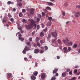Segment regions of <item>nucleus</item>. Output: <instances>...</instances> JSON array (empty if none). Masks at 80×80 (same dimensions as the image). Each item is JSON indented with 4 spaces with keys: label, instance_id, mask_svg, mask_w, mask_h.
Masks as SVG:
<instances>
[{
    "label": "nucleus",
    "instance_id": "1",
    "mask_svg": "<svg viewBox=\"0 0 80 80\" xmlns=\"http://www.w3.org/2000/svg\"><path fill=\"white\" fill-rule=\"evenodd\" d=\"M29 21L30 22V24L27 25L26 26V27L28 29H31L34 26V28H36L37 27V24H35V20L33 19H29Z\"/></svg>",
    "mask_w": 80,
    "mask_h": 80
},
{
    "label": "nucleus",
    "instance_id": "2",
    "mask_svg": "<svg viewBox=\"0 0 80 80\" xmlns=\"http://www.w3.org/2000/svg\"><path fill=\"white\" fill-rule=\"evenodd\" d=\"M62 41L63 43H65V45H67V46H72L73 45V42L71 41H70L68 42L65 39H63Z\"/></svg>",
    "mask_w": 80,
    "mask_h": 80
},
{
    "label": "nucleus",
    "instance_id": "3",
    "mask_svg": "<svg viewBox=\"0 0 80 80\" xmlns=\"http://www.w3.org/2000/svg\"><path fill=\"white\" fill-rule=\"evenodd\" d=\"M51 35L52 36V37H57V33L53 32H52L51 33Z\"/></svg>",
    "mask_w": 80,
    "mask_h": 80
},
{
    "label": "nucleus",
    "instance_id": "4",
    "mask_svg": "<svg viewBox=\"0 0 80 80\" xmlns=\"http://www.w3.org/2000/svg\"><path fill=\"white\" fill-rule=\"evenodd\" d=\"M45 73H43L41 75V77L42 80H44V79H45Z\"/></svg>",
    "mask_w": 80,
    "mask_h": 80
},
{
    "label": "nucleus",
    "instance_id": "5",
    "mask_svg": "<svg viewBox=\"0 0 80 80\" xmlns=\"http://www.w3.org/2000/svg\"><path fill=\"white\" fill-rule=\"evenodd\" d=\"M80 15V12H75V16L76 17H77V18L79 17V15Z\"/></svg>",
    "mask_w": 80,
    "mask_h": 80
},
{
    "label": "nucleus",
    "instance_id": "6",
    "mask_svg": "<svg viewBox=\"0 0 80 80\" xmlns=\"http://www.w3.org/2000/svg\"><path fill=\"white\" fill-rule=\"evenodd\" d=\"M34 13V9L33 8H31L30 10V14L31 15H33Z\"/></svg>",
    "mask_w": 80,
    "mask_h": 80
},
{
    "label": "nucleus",
    "instance_id": "7",
    "mask_svg": "<svg viewBox=\"0 0 80 80\" xmlns=\"http://www.w3.org/2000/svg\"><path fill=\"white\" fill-rule=\"evenodd\" d=\"M30 78L31 80H35V79H36V77L33 75L31 76Z\"/></svg>",
    "mask_w": 80,
    "mask_h": 80
},
{
    "label": "nucleus",
    "instance_id": "8",
    "mask_svg": "<svg viewBox=\"0 0 80 80\" xmlns=\"http://www.w3.org/2000/svg\"><path fill=\"white\" fill-rule=\"evenodd\" d=\"M39 51H40V50L38 49H36L34 50V52L35 53L37 54L38 53V52H39Z\"/></svg>",
    "mask_w": 80,
    "mask_h": 80
},
{
    "label": "nucleus",
    "instance_id": "9",
    "mask_svg": "<svg viewBox=\"0 0 80 80\" xmlns=\"http://www.w3.org/2000/svg\"><path fill=\"white\" fill-rule=\"evenodd\" d=\"M63 50L65 53H67V52H68V50H67V48L66 47H64L63 48Z\"/></svg>",
    "mask_w": 80,
    "mask_h": 80
},
{
    "label": "nucleus",
    "instance_id": "10",
    "mask_svg": "<svg viewBox=\"0 0 80 80\" xmlns=\"http://www.w3.org/2000/svg\"><path fill=\"white\" fill-rule=\"evenodd\" d=\"M14 3L13 2H11V1H9L8 2V5H10V4H11V5H13Z\"/></svg>",
    "mask_w": 80,
    "mask_h": 80
},
{
    "label": "nucleus",
    "instance_id": "11",
    "mask_svg": "<svg viewBox=\"0 0 80 80\" xmlns=\"http://www.w3.org/2000/svg\"><path fill=\"white\" fill-rule=\"evenodd\" d=\"M26 50H28H28H30V48L29 47H28V46H26L25 47V48H24Z\"/></svg>",
    "mask_w": 80,
    "mask_h": 80
},
{
    "label": "nucleus",
    "instance_id": "12",
    "mask_svg": "<svg viewBox=\"0 0 80 80\" xmlns=\"http://www.w3.org/2000/svg\"><path fill=\"white\" fill-rule=\"evenodd\" d=\"M38 72L37 71H35L33 72V75L34 76H37L38 75Z\"/></svg>",
    "mask_w": 80,
    "mask_h": 80
},
{
    "label": "nucleus",
    "instance_id": "13",
    "mask_svg": "<svg viewBox=\"0 0 80 80\" xmlns=\"http://www.w3.org/2000/svg\"><path fill=\"white\" fill-rule=\"evenodd\" d=\"M8 77H12V75L11 73H8Z\"/></svg>",
    "mask_w": 80,
    "mask_h": 80
},
{
    "label": "nucleus",
    "instance_id": "14",
    "mask_svg": "<svg viewBox=\"0 0 80 80\" xmlns=\"http://www.w3.org/2000/svg\"><path fill=\"white\" fill-rule=\"evenodd\" d=\"M58 42L59 44V45H61L62 44V41L60 39H58Z\"/></svg>",
    "mask_w": 80,
    "mask_h": 80
},
{
    "label": "nucleus",
    "instance_id": "15",
    "mask_svg": "<svg viewBox=\"0 0 80 80\" xmlns=\"http://www.w3.org/2000/svg\"><path fill=\"white\" fill-rule=\"evenodd\" d=\"M66 72H63L62 73V77H65L66 76Z\"/></svg>",
    "mask_w": 80,
    "mask_h": 80
},
{
    "label": "nucleus",
    "instance_id": "16",
    "mask_svg": "<svg viewBox=\"0 0 80 80\" xmlns=\"http://www.w3.org/2000/svg\"><path fill=\"white\" fill-rule=\"evenodd\" d=\"M77 47H78V45H77V44H74L72 47L73 48H76Z\"/></svg>",
    "mask_w": 80,
    "mask_h": 80
},
{
    "label": "nucleus",
    "instance_id": "17",
    "mask_svg": "<svg viewBox=\"0 0 80 80\" xmlns=\"http://www.w3.org/2000/svg\"><path fill=\"white\" fill-rule=\"evenodd\" d=\"M65 38L66 39V40H66V41H67V42H69V41L70 40V38H68V37H66Z\"/></svg>",
    "mask_w": 80,
    "mask_h": 80
},
{
    "label": "nucleus",
    "instance_id": "18",
    "mask_svg": "<svg viewBox=\"0 0 80 80\" xmlns=\"http://www.w3.org/2000/svg\"><path fill=\"white\" fill-rule=\"evenodd\" d=\"M40 40V38L39 37H37L36 38V42H38Z\"/></svg>",
    "mask_w": 80,
    "mask_h": 80
},
{
    "label": "nucleus",
    "instance_id": "19",
    "mask_svg": "<svg viewBox=\"0 0 80 80\" xmlns=\"http://www.w3.org/2000/svg\"><path fill=\"white\" fill-rule=\"evenodd\" d=\"M40 36H41V37H43V36H44V33H43V32H42L40 33Z\"/></svg>",
    "mask_w": 80,
    "mask_h": 80
},
{
    "label": "nucleus",
    "instance_id": "20",
    "mask_svg": "<svg viewBox=\"0 0 80 80\" xmlns=\"http://www.w3.org/2000/svg\"><path fill=\"white\" fill-rule=\"evenodd\" d=\"M19 40H21V41H22V42L23 41V40H24V38H22L21 37H19Z\"/></svg>",
    "mask_w": 80,
    "mask_h": 80
},
{
    "label": "nucleus",
    "instance_id": "21",
    "mask_svg": "<svg viewBox=\"0 0 80 80\" xmlns=\"http://www.w3.org/2000/svg\"><path fill=\"white\" fill-rule=\"evenodd\" d=\"M22 52L23 53V54H26V52H27V51L25 49H24L23 51Z\"/></svg>",
    "mask_w": 80,
    "mask_h": 80
},
{
    "label": "nucleus",
    "instance_id": "22",
    "mask_svg": "<svg viewBox=\"0 0 80 80\" xmlns=\"http://www.w3.org/2000/svg\"><path fill=\"white\" fill-rule=\"evenodd\" d=\"M47 3H48V4H49V5H53V4L52 3L50 2H47Z\"/></svg>",
    "mask_w": 80,
    "mask_h": 80
},
{
    "label": "nucleus",
    "instance_id": "23",
    "mask_svg": "<svg viewBox=\"0 0 80 80\" xmlns=\"http://www.w3.org/2000/svg\"><path fill=\"white\" fill-rule=\"evenodd\" d=\"M23 23H27V21L25 19L22 20Z\"/></svg>",
    "mask_w": 80,
    "mask_h": 80
},
{
    "label": "nucleus",
    "instance_id": "24",
    "mask_svg": "<svg viewBox=\"0 0 80 80\" xmlns=\"http://www.w3.org/2000/svg\"><path fill=\"white\" fill-rule=\"evenodd\" d=\"M48 20H49V21H52V18L51 17H48Z\"/></svg>",
    "mask_w": 80,
    "mask_h": 80
},
{
    "label": "nucleus",
    "instance_id": "25",
    "mask_svg": "<svg viewBox=\"0 0 80 80\" xmlns=\"http://www.w3.org/2000/svg\"><path fill=\"white\" fill-rule=\"evenodd\" d=\"M26 44L27 45L29 46L30 45V42H26Z\"/></svg>",
    "mask_w": 80,
    "mask_h": 80
},
{
    "label": "nucleus",
    "instance_id": "26",
    "mask_svg": "<svg viewBox=\"0 0 80 80\" xmlns=\"http://www.w3.org/2000/svg\"><path fill=\"white\" fill-rule=\"evenodd\" d=\"M19 15L20 17H23V14L21 13H20Z\"/></svg>",
    "mask_w": 80,
    "mask_h": 80
},
{
    "label": "nucleus",
    "instance_id": "27",
    "mask_svg": "<svg viewBox=\"0 0 80 80\" xmlns=\"http://www.w3.org/2000/svg\"><path fill=\"white\" fill-rule=\"evenodd\" d=\"M17 5H18V6H19V7H21V6H22V4L21 3H19V4H17Z\"/></svg>",
    "mask_w": 80,
    "mask_h": 80
},
{
    "label": "nucleus",
    "instance_id": "28",
    "mask_svg": "<svg viewBox=\"0 0 80 80\" xmlns=\"http://www.w3.org/2000/svg\"><path fill=\"white\" fill-rule=\"evenodd\" d=\"M56 79V78L55 77H53L52 78V79L51 80H55Z\"/></svg>",
    "mask_w": 80,
    "mask_h": 80
},
{
    "label": "nucleus",
    "instance_id": "29",
    "mask_svg": "<svg viewBox=\"0 0 80 80\" xmlns=\"http://www.w3.org/2000/svg\"><path fill=\"white\" fill-rule=\"evenodd\" d=\"M40 43H41V44H43V43H45V42H43V40H41L40 41Z\"/></svg>",
    "mask_w": 80,
    "mask_h": 80
},
{
    "label": "nucleus",
    "instance_id": "30",
    "mask_svg": "<svg viewBox=\"0 0 80 80\" xmlns=\"http://www.w3.org/2000/svg\"><path fill=\"white\" fill-rule=\"evenodd\" d=\"M46 9H48V10H51V8L49 7H47L46 8Z\"/></svg>",
    "mask_w": 80,
    "mask_h": 80
},
{
    "label": "nucleus",
    "instance_id": "31",
    "mask_svg": "<svg viewBox=\"0 0 80 80\" xmlns=\"http://www.w3.org/2000/svg\"><path fill=\"white\" fill-rule=\"evenodd\" d=\"M76 7L77 8H79V9H80V6L79 5L76 6Z\"/></svg>",
    "mask_w": 80,
    "mask_h": 80
},
{
    "label": "nucleus",
    "instance_id": "32",
    "mask_svg": "<svg viewBox=\"0 0 80 80\" xmlns=\"http://www.w3.org/2000/svg\"><path fill=\"white\" fill-rule=\"evenodd\" d=\"M8 16L9 18H11V17H12V15H10V13H8Z\"/></svg>",
    "mask_w": 80,
    "mask_h": 80
},
{
    "label": "nucleus",
    "instance_id": "33",
    "mask_svg": "<svg viewBox=\"0 0 80 80\" xmlns=\"http://www.w3.org/2000/svg\"><path fill=\"white\" fill-rule=\"evenodd\" d=\"M37 45H38V47H41V45H40V43L38 42L37 43Z\"/></svg>",
    "mask_w": 80,
    "mask_h": 80
},
{
    "label": "nucleus",
    "instance_id": "34",
    "mask_svg": "<svg viewBox=\"0 0 80 80\" xmlns=\"http://www.w3.org/2000/svg\"><path fill=\"white\" fill-rule=\"evenodd\" d=\"M68 50H69V51L70 52V50H72V48H71V47H69L68 48Z\"/></svg>",
    "mask_w": 80,
    "mask_h": 80
},
{
    "label": "nucleus",
    "instance_id": "35",
    "mask_svg": "<svg viewBox=\"0 0 80 80\" xmlns=\"http://www.w3.org/2000/svg\"><path fill=\"white\" fill-rule=\"evenodd\" d=\"M43 52H44V51L42 50L40 51V53H42Z\"/></svg>",
    "mask_w": 80,
    "mask_h": 80
},
{
    "label": "nucleus",
    "instance_id": "36",
    "mask_svg": "<svg viewBox=\"0 0 80 80\" xmlns=\"http://www.w3.org/2000/svg\"><path fill=\"white\" fill-rule=\"evenodd\" d=\"M44 48L46 50H48V47L46 46H45Z\"/></svg>",
    "mask_w": 80,
    "mask_h": 80
},
{
    "label": "nucleus",
    "instance_id": "37",
    "mask_svg": "<svg viewBox=\"0 0 80 80\" xmlns=\"http://www.w3.org/2000/svg\"><path fill=\"white\" fill-rule=\"evenodd\" d=\"M72 73L73 72H72V71H70L69 73V74L70 75H72Z\"/></svg>",
    "mask_w": 80,
    "mask_h": 80
},
{
    "label": "nucleus",
    "instance_id": "38",
    "mask_svg": "<svg viewBox=\"0 0 80 80\" xmlns=\"http://www.w3.org/2000/svg\"><path fill=\"white\" fill-rule=\"evenodd\" d=\"M7 22V21H6V20H4V19H3L2 22H3V23H5V22Z\"/></svg>",
    "mask_w": 80,
    "mask_h": 80
},
{
    "label": "nucleus",
    "instance_id": "39",
    "mask_svg": "<svg viewBox=\"0 0 80 80\" xmlns=\"http://www.w3.org/2000/svg\"><path fill=\"white\" fill-rule=\"evenodd\" d=\"M40 28V26H39V25H38L37 26V30H38V29H39Z\"/></svg>",
    "mask_w": 80,
    "mask_h": 80
},
{
    "label": "nucleus",
    "instance_id": "40",
    "mask_svg": "<svg viewBox=\"0 0 80 80\" xmlns=\"http://www.w3.org/2000/svg\"><path fill=\"white\" fill-rule=\"evenodd\" d=\"M44 12L45 13H47V12H48V11L46 9H44Z\"/></svg>",
    "mask_w": 80,
    "mask_h": 80
},
{
    "label": "nucleus",
    "instance_id": "41",
    "mask_svg": "<svg viewBox=\"0 0 80 80\" xmlns=\"http://www.w3.org/2000/svg\"><path fill=\"white\" fill-rule=\"evenodd\" d=\"M29 42H32V38H30L29 39Z\"/></svg>",
    "mask_w": 80,
    "mask_h": 80
},
{
    "label": "nucleus",
    "instance_id": "42",
    "mask_svg": "<svg viewBox=\"0 0 80 80\" xmlns=\"http://www.w3.org/2000/svg\"><path fill=\"white\" fill-rule=\"evenodd\" d=\"M22 11L23 13L25 12V9H22Z\"/></svg>",
    "mask_w": 80,
    "mask_h": 80
},
{
    "label": "nucleus",
    "instance_id": "43",
    "mask_svg": "<svg viewBox=\"0 0 80 80\" xmlns=\"http://www.w3.org/2000/svg\"><path fill=\"white\" fill-rule=\"evenodd\" d=\"M13 20H14L13 18H12L10 19V21H11V22H13Z\"/></svg>",
    "mask_w": 80,
    "mask_h": 80
},
{
    "label": "nucleus",
    "instance_id": "44",
    "mask_svg": "<svg viewBox=\"0 0 80 80\" xmlns=\"http://www.w3.org/2000/svg\"><path fill=\"white\" fill-rule=\"evenodd\" d=\"M48 29V28H46L45 29H44L43 31H44V32H47V30Z\"/></svg>",
    "mask_w": 80,
    "mask_h": 80
},
{
    "label": "nucleus",
    "instance_id": "45",
    "mask_svg": "<svg viewBox=\"0 0 80 80\" xmlns=\"http://www.w3.org/2000/svg\"><path fill=\"white\" fill-rule=\"evenodd\" d=\"M57 73V72L55 70H54L53 71V73L54 74L55 73Z\"/></svg>",
    "mask_w": 80,
    "mask_h": 80
},
{
    "label": "nucleus",
    "instance_id": "46",
    "mask_svg": "<svg viewBox=\"0 0 80 80\" xmlns=\"http://www.w3.org/2000/svg\"><path fill=\"white\" fill-rule=\"evenodd\" d=\"M29 58L30 59H31V58H32V56H29Z\"/></svg>",
    "mask_w": 80,
    "mask_h": 80
},
{
    "label": "nucleus",
    "instance_id": "47",
    "mask_svg": "<svg viewBox=\"0 0 80 80\" xmlns=\"http://www.w3.org/2000/svg\"><path fill=\"white\" fill-rule=\"evenodd\" d=\"M35 31L32 32V35H34V34H35Z\"/></svg>",
    "mask_w": 80,
    "mask_h": 80
},
{
    "label": "nucleus",
    "instance_id": "48",
    "mask_svg": "<svg viewBox=\"0 0 80 80\" xmlns=\"http://www.w3.org/2000/svg\"><path fill=\"white\" fill-rule=\"evenodd\" d=\"M62 15H63V16H65V12H63Z\"/></svg>",
    "mask_w": 80,
    "mask_h": 80
},
{
    "label": "nucleus",
    "instance_id": "49",
    "mask_svg": "<svg viewBox=\"0 0 80 80\" xmlns=\"http://www.w3.org/2000/svg\"><path fill=\"white\" fill-rule=\"evenodd\" d=\"M75 77H73L72 79H69V80H75Z\"/></svg>",
    "mask_w": 80,
    "mask_h": 80
},
{
    "label": "nucleus",
    "instance_id": "50",
    "mask_svg": "<svg viewBox=\"0 0 80 80\" xmlns=\"http://www.w3.org/2000/svg\"><path fill=\"white\" fill-rule=\"evenodd\" d=\"M51 38V36L50 35V34H49L48 38L50 39Z\"/></svg>",
    "mask_w": 80,
    "mask_h": 80
},
{
    "label": "nucleus",
    "instance_id": "51",
    "mask_svg": "<svg viewBox=\"0 0 80 80\" xmlns=\"http://www.w3.org/2000/svg\"><path fill=\"white\" fill-rule=\"evenodd\" d=\"M54 70L57 72H58V69L55 68L54 69Z\"/></svg>",
    "mask_w": 80,
    "mask_h": 80
},
{
    "label": "nucleus",
    "instance_id": "52",
    "mask_svg": "<svg viewBox=\"0 0 80 80\" xmlns=\"http://www.w3.org/2000/svg\"><path fill=\"white\" fill-rule=\"evenodd\" d=\"M74 72L75 73H77V69H75L74 70Z\"/></svg>",
    "mask_w": 80,
    "mask_h": 80
},
{
    "label": "nucleus",
    "instance_id": "53",
    "mask_svg": "<svg viewBox=\"0 0 80 80\" xmlns=\"http://www.w3.org/2000/svg\"><path fill=\"white\" fill-rule=\"evenodd\" d=\"M70 69H67L66 70V72H70Z\"/></svg>",
    "mask_w": 80,
    "mask_h": 80
},
{
    "label": "nucleus",
    "instance_id": "54",
    "mask_svg": "<svg viewBox=\"0 0 80 80\" xmlns=\"http://www.w3.org/2000/svg\"><path fill=\"white\" fill-rule=\"evenodd\" d=\"M55 75L56 77H58V73H56L55 74Z\"/></svg>",
    "mask_w": 80,
    "mask_h": 80
},
{
    "label": "nucleus",
    "instance_id": "55",
    "mask_svg": "<svg viewBox=\"0 0 80 80\" xmlns=\"http://www.w3.org/2000/svg\"><path fill=\"white\" fill-rule=\"evenodd\" d=\"M41 25L42 28H43V27H44V24L43 23Z\"/></svg>",
    "mask_w": 80,
    "mask_h": 80
},
{
    "label": "nucleus",
    "instance_id": "56",
    "mask_svg": "<svg viewBox=\"0 0 80 80\" xmlns=\"http://www.w3.org/2000/svg\"><path fill=\"white\" fill-rule=\"evenodd\" d=\"M57 59H60V56H57Z\"/></svg>",
    "mask_w": 80,
    "mask_h": 80
},
{
    "label": "nucleus",
    "instance_id": "57",
    "mask_svg": "<svg viewBox=\"0 0 80 80\" xmlns=\"http://www.w3.org/2000/svg\"><path fill=\"white\" fill-rule=\"evenodd\" d=\"M68 5V4L67 3H64V6L67 7Z\"/></svg>",
    "mask_w": 80,
    "mask_h": 80
},
{
    "label": "nucleus",
    "instance_id": "58",
    "mask_svg": "<svg viewBox=\"0 0 80 80\" xmlns=\"http://www.w3.org/2000/svg\"><path fill=\"white\" fill-rule=\"evenodd\" d=\"M41 48L42 50H44V48H43V47H41Z\"/></svg>",
    "mask_w": 80,
    "mask_h": 80
},
{
    "label": "nucleus",
    "instance_id": "59",
    "mask_svg": "<svg viewBox=\"0 0 80 80\" xmlns=\"http://www.w3.org/2000/svg\"><path fill=\"white\" fill-rule=\"evenodd\" d=\"M38 16L39 18H41L42 16L40 14H38Z\"/></svg>",
    "mask_w": 80,
    "mask_h": 80
},
{
    "label": "nucleus",
    "instance_id": "60",
    "mask_svg": "<svg viewBox=\"0 0 80 80\" xmlns=\"http://www.w3.org/2000/svg\"><path fill=\"white\" fill-rule=\"evenodd\" d=\"M18 37H20L21 38H22V34H19L18 35Z\"/></svg>",
    "mask_w": 80,
    "mask_h": 80
},
{
    "label": "nucleus",
    "instance_id": "61",
    "mask_svg": "<svg viewBox=\"0 0 80 80\" xmlns=\"http://www.w3.org/2000/svg\"><path fill=\"white\" fill-rule=\"evenodd\" d=\"M37 22H39V21H40V18H37Z\"/></svg>",
    "mask_w": 80,
    "mask_h": 80
},
{
    "label": "nucleus",
    "instance_id": "62",
    "mask_svg": "<svg viewBox=\"0 0 80 80\" xmlns=\"http://www.w3.org/2000/svg\"><path fill=\"white\" fill-rule=\"evenodd\" d=\"M69 23H70V21H67V22H66V24H68Z\"/></svg>",
    "mask_w": 80,
    "mask_h": 80
},
{
    "label": "nucleus",
    "instance_id": "63",
    "mask_svg": "<svg viewBox=\"0 0 80 80\" xmlns=\"http://www.w3.org/2000/svg\"><path fill=\"white\" fill-rule=\"evenodd\" d=\"M45 16H46V17H48L49 16L47 14H45Z\"/></svg>",
    "mask_w": 80,
    "mask_h": 80
},
{
    "label": "nucleus",
    "instance_id": "64",
    "mask_svg": "<svg viewBox=\"0 0 80 80\" xmlns=\"http://www.w3.org/2000/svg\"><path fill=\"white\" fill-rule=\"evenodd\" d=\"M42 14L43 15H45V13L44 12H42Z\"/></svg>",
    "mask_w": 80,
    "mask_h": 80
}]
</instances>
